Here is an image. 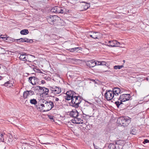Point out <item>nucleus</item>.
Instances as JSON below:
<instances>
[{"mask_svg":"<svg viewBox=\"0 0 149 149\" xmlns=\"http://www.w3.org/2000/svg\"><path fill=\"white\" fill-rule=\"evenodd\" d=\"M66 94V96H64L65 100L68 101L71 100L70 105L76 108H78L82 101L81 97L79 94L71 90L67 91Z\"/></svg>","mask_w":149,"mask_h":149,"instance_id":"f257e3e1","label":"nucleus"},{"mask_svg":"<svg viewBox=\"0 0 149 149\" xmlns=\"http://www.w3.org/2000/svg\"><path fill=\"white\" fill-rule=\"evenodd\" d=\"M131 96L129 94H123L120 95L118 99V100L116 101L115 103L118 108H119L120 105L123 104V102H125L129 100Z\"/></svg>","mask_w":149,"mask_h":149,"instance_id":"f03ea898","label":"nucleus"},{"mask_svg":"<svg viewBox=\"0 0 149 149\" xmlns=\"http://www.w3.org/2000/svg\"><path fill=\"white\" fill-rule=\"evenodd\" d=\"M117 123L123 126H127L131 122L130 118L128 117H121L118 118Z\"/></svg>","mask_w":149,"mask_h":149,"instance_id":"7ed1b4c3","label":"nucleus"},{"mask_svg":"<svg viewBox=\"0 0 149 149\" xmlns=\"http://www.w3.org/2000/svg\"><path fill=\"white\" fill-rule=\"evenodd\" d=\"M44 103V111H47L50 110L54 106V103L50 101L47 102L45 100H42L40 101Z\"/></svg>","mask_w":149,"mask_h":149,"instance_id":"20e7f679","label":"nucleus"},{"mask_svg":"<svg viewBox=\"0 0 149 149\" xmlns=\"http://www.w3.org/2000/svg\"><path fill=\"white\" fill-rule=\"evenodd\" d=\"M49 89L50 93H53L55 95L59 94L61 91V88L55 86L49 87Z\"/></svg>","mask_w":149,"mask_h":149,"instance_id":"39448f33","label":"nucleus"},{"mask_svg":"<svg viewBox=\"0 0 149 149\" xmlns=\"http://www.w3.org/2000/svg\"><path fill=\"white\" fill-rule=\"evenodd\" d=\"M104 96L107 100L109 101L112 99L114 97V94L111 90H107L104 94Z\"/></svg>","mask_w":149,"mask_h":149,"instance_id":"423d86ee","label":"nucleus"},{"mask_svg":"<svg viewBox=\"0 0 149 149\" xmlns=\"http://www.w3.org/2000/svg\"><path fill=\"white\" fill-rule=\"evenodd\" d=\"M58 18L56 15H49L47 16V20L49 24L53 25L54 22H56Z\"/></svg>","mask_w":149,"mask_h":149,"instance_id":"0eeeda50","label":"nucleus"},{"mask_svg":"<svg viewBox=\"0 0 149 149\" xmlns=\"http://www.w3.org/2000/svg\"><path fill=\"white\" fill-rule=\"evenodd\" d=\"M28 81L33 85H35L39 84V79L36 77H31L29 78Z\"/></svg>","mask_w":149,"mask_h":149,"instance_id":"6e6552de","label":"nucleus"},{"mask_svg":"<svg viewBox=\"0 0 149 149\" xmlns=\"http://www.w3.org/2000/svg\"><path fill=\"white\" fill-rule=\"evenodd\" d=\"M122 89L121 90L118 87H114L112 89V91L114 94V96H117L119 94H121L123 93V91Z\"/></svg>","mask_w":149,"mask_h":149,"instance_id":"1a4fd4ad","label":"nucleus"},{"mask_svg":"<svg viewBox=\"0 0 149 149\" xmlns=\"http://www.w3.org/2000/svg\"><path fill=\"white\" fill-rule=\"evenodd\" d=\"M120 44V43L117 42L116 40H113L112 41H109L107 45L109 46L112 47H118L119 45Z\"/></svg>","mask_w":149,"mask_h":149,"instance_id":"9d476101","label":"nucleus"},{"mask_svg":"<svg viewBox=\"0 0 149 149\" xmlns=\"http://www.w3.org/2000/svg\"><path fill=\"white\" fill-rule=\"evenodd\" d=\"M37 89L42 90L43 91L42 94L45 95H48L49 93H50V90H49V89L45 87H42L40 86H37Z\"/></svg>","mask_w":149,"mask_h":149,"instance_id":"9b49d317","label":"nucleus"},{"mask_svg":"<svg viewBox=\"0 0 149 149\" xmlns=\"http://www.w3.org/2000/svg\"><path fill=\"white\" fill-rule=\"evenodd\" d=\"M34 94V92L32 90L26 91L23 93V97L24 99L27 98L28 97Z\"/></svg>","mask_w":149,"mask_h":149,"instance_id":"f8f14e48","label":"nucleus"},{"mask_svg":"<svg viewBox=\"0 0 149 149\" xmlns=\"http://www.w3.org/2000/svg\"><path fill=\"white\" fill-rule=\"evenodd\" d=\"M69 115L71 117L75 118L79 116V113L76 110H73L69 112Z\"/></svg>","mask_w":149,"mask_h":149,"instance_id":"ddd939ff","label":"nucleus"},{"mask_svg":"<svg viewBox=\"0 0 149 149\" xmlns=\"http://www.w3.org/2000/svg\"><path fill=\"white\" fill-rule=\"evenodd\" d=\"M86 65L89 67H93L96 65V61L94 60H89L86 62Z\"/></svg>","mask_w":149,"mask_h":149,"instance_id":"4468645a","label":"nucleus"},{"mask_svg":"<svg viewBox=\"0 0 149 149\" xmlns=\"http://www.w3.org/2000/svg\"><path fill=\"white\" fill-rule=\"evenodd\" d=\"M90 33L92 34L93 38L99 39L101 36V34L99 32H91Z\"/></svg>","mask_w":149,"mask_h":149,"instance_id":"2eb2a0df","label":"nucleus"},{"mask_svg":"<svg viewBox=\"0 0 149 149\" xmlns=\"http://www.w3.org/2000/svg\"><path fill=\"white\" fill-rule=\"evenodd\" d=\"M44 103H39L36 106V107L38 111H44Z\"/></svg>","mask_w":149,"mask_h":149,"instance_id":"dca6fc26","label":"nucleus"},{"mask_svg":"<svg viewBox=\"0 0 149 149\" xmlns=\"http://www.w3.org/2000/svg\"><path fill=\"white\" fill-rule=\"evenodd\" d=\"M20 55L19 57L20 59L24 61H27L26 58H27L26 55V54L25 52H22L21 54H19Z\"/></svg>","mask_w":149,"mask_h":149,"instance_id":"f3484780","label":"nucleus"},{"mask_svg":"<svg viewBox=\"0 0 149 149\" xmlns=\"http://www.w3.org/2000/svg\"><path fill=\"white\" fill-rule=\"evenodd\" d=\"M119 146H116L114 143H110L109 144L108 148V149H119Z\"/></svg>","mask_w":149,"mask_h":149,"instance_id":"a211bd4d","label":"nucleus"},{"mask_svg":"<svg viewBox=\"0 0 149 149\" xmlns=\"http://www.w3.org/2000/svg\"><path fill=\"white\" fill-rule=\"evenodd\" d=\"M125 141L124 140H119L117 141L116 142V144H117V146H119V145H122L123 146L124 144Z\"/></svg>","mask_w":149,"mask_h":149,"instance_id":"6ab92c4d","label":"nucleus"},{"mask_svg":"<svg viewBox=\"0 0 149 149\" xmlns=\"http://www.w3.org/2000/svg\"><path fill=\"white\" fill-rule=\"evenodd\" d=\"M75 119L76 120L75 121H76V123L78 124H82L83 123V120L81 119L80 118L77 117Z\"/></svg>","mask_w":149,"mask_h":149,"instance_id":"aec40b11","label":"nucleus"},{"mask_svg":"<svg viewBox=\"0 0 149 149\" xmlns=\"http://www.w3.org/2000/svg\"><path fill=\"white\" fill-rule=\"evenodd\" d=\"M20 33L22 35H26L29 33V32L27 29H24L21 30Z\"/></svg>","mask_w":149,"mask_h":149,"instance_id":"412c9836","label":"nucleus"},{"mask_svg":"<svg viewBox=\"0 0 149 149\" xmlns=\"http://www.w3.org/2000/svg\"><path fill=\"white\" fill-rule=\"evenodd\" d=\"M10 84V81H8L6 82L3 85L6 87H12V86H13L12 84H11L10 85H8V84Z\"/></svg>","mask_w":149,"mask_h":149,"instance_id":"4be33fe9","label":"nucleus"},{"mask_svg":"<svg viewBox=\"0 0 149 149\" xmlns=\"http://www.w3.org/2000/svg\"><path fill=\"white\" fill-rule=\"evenodd\" d=\"M30 103L34 105H36L37 103V101L36 99H31L30 100Z\"/></svg>","mask_w":149,"mask_h":149,"instance_id":"5701e85b","label":"nucleus"},{"mask_svg":"<svg viewBox=\"0 0 149 149\" xmlns=\"http://www.w3.org/2000/svg\"><path fill=\"white\" fill-rule=\"evenodd\" d=\"M57 6H55L52 8L51 9V12H52L57 13Z\"/></svg>","mask_w":149,"mask_h":149,"instance_id":"b1692460","label":"nucleus"},{"mask_svg":"<svg viewBox=\"0 0 149 149\" xmlns=\"http://www.w3.org/2000/svg\"><path fill=\"white\" fill-rule=\"evenodd\" d=\"M123 65H115L114 67V68L116 70L117 69H120L122 68H123Z\"/></svg>","mask_w":149,"mask_h":149,"instance_id":"393cba45","label":"nucleus"},{"mask_svg":"<svg viewBox=\"0 0 149 149\" xmlns=\"http://www.w3.org/2000/svg\"><path fill=\"white\" fill-rule=\"evenodd\" d=\"M79 47H75L69 49V50L70 52H73L75 51H77L78 50Z\"/></svg>","mask_w":149,"mask_h":149,"instance_id":"a878e982","label":"nucleus"},{"mask_svg":"<svg viewBox=\"0 0 149 149\" xmlns=\"http://www.w3.org/2000/svg\"><path fill=\"white\" fill-rule=\"evenodd\" d=\"M5 134L4 133L1 134L0 133V141L2 142L4 141V139L3 138L4 135Z\"/></svg>","mask_w":149,"mask_h":149,"instance_id":"bb28decb","label":"nucleus"},{"mask_svg":"<svg viewBox=\"0 0 149 149\" xmlns=\"http://www.w3.org/2000/svg\"><path fill=\"white\" fill-rule=\"evenodd\" d=\"M31 148V146L28 145L23 146H22V149H30Z\"/></svg>","mask_w":149,"mask_h":149,"instance_id":"cd10ccee","label":"nucleus"},{"mask_svg":"<svg viewBox=\"0 0 149 149\" xmlns=\"http://www.w3.org/2000/svg\"><path fill=\"white\" fill-rule=\"evenodd\" d=\"M24 42H31V41H32L31 40L27 38H24Z\"/></svg>","mask_w":149,"mask_h":149,"instance_id":"c85d7f7f","label":"nucleus"},{"mask_svg":"<svg viewBox=\"0 0 149 149\" xmlns=\"http://www.w3.org/2000/svg\"><path fill=\"white\" fill-rule=\"evenodd\" d=\"M15 40L19 41V42H24V38H21L19 39H15Z\"/></svg>","mask_w":149,"mask_h":149,"instance_id":"c756f323","label":"nucleus"},{"mask_svg":"<svg viewBox=\"0 0 149 149\" xmlns=\"http://www.w3.org/2000/svg\"><path fill=\"white\" fill-rule=\"evenodd\" d=\"M96 65H102V61H97L96 62Z\"/></svg>","mask_w":149,"mask_h":149,"instance_id":"7c9ffc66","label":"nucleus"},{"mask_svg":"<svg viewBox=\"0 0 149 149\" xmlns=\"http://www.w3.org/2000/svg\"><path fill=\"white\" fill-rule=\"evenodd\" d=\"M48 118L51 120H52L54 121V117L52 115H49L48 116Z\"/></svg>","mask_w":149,"mask_h":149,"instance_id":"2f4dec72","label":"nucleus"},{"mask_svg":"<svg viewBox=\"0 0 149 149\" xmlns=\"http://www.w3.org/2000/svg\"><path fill=\"white\" fill-rule=\"evenodd\" d=\"M64 8H63V7H61L60 10V11L59 12V13H64Z\"/></svg>","mask_w":149,"mask_h":149,"instance_id":"473e14b6","label":"nucleus"},{"mask_svg":"<svg viewBox=\"0 0 149 149\" xmlns=\"http://www.w3.org/2000/svg\"><path fill=\"white\" fill-rule=\"evenodd\" d=\"M149 143V140L147 139H145L144 140V141L143 142V143L145 144L146 143Z\"/></svg>","mask_w":149,"mask_h":149,"instance_id":"72a5a7b5","label":"nucleus"},{"mask_svg":"<svg viewBox=\"0 0 149 149\" xmlns=\"http://www.w3.org/2000/svg\"><path fill=\"white\" fill-rule=\"evenodd\" d=\"M45 79L47 80V81H49L50 79V78L49 76H46L44 77Z\"/></svg>","mask_w":149,"mask_h":149,"instance_id":"f704fd0d","label":"nucleus"},{"mask_svg":"<svg viewBox=\"0 0 149 149\" xmlns=\"http://www.w3.org/2000/svg\"><path fill=\"white\" fill-rule=\"evenodd\" d=\"M61 7H59L57 6V13H59V12L60 11V10Z\"/></svg>","mask_w":149,"mask_h":149,"instance_id":"c9c22d12","label":"nucleus"},{"mask_svg":"<svg viewBox=\"0 0 149 149\" xmlns=\"http://www.w3.org/2000/svg\"><path fill=\"white\" fill-rule=\"evenodd\" d=\"M93 145L94 146V147L95 148V149H99V147L97 146H96L95 145V144L93 143Z\"/></svg>","mask_w":149,"mask_h":149,"instance_id":"e433bc0d","label":"nucleus"},{"mask_svg":"<svg viewBox=\"0 0 149 149\" xmlns=\"http://www.w3.org/2000/svg\"><path fill=\"white\" fill-rule=\"evenodd\" d=\"M107 72L109 74H110L112 73V72L110 70H105V71H103V72Z\"/></svg>","mask_w":149,"mask_h":149,"instance_id":"4c0bfd02","label":"nucleus"},{"mask_svg":"<svg viewBox=\"0 0 149 149\" xmlns=\"http://www.w3.org/2000/svg\"><path fill=\"white\" fill-rule=\"evenodd\" d=\"M102 65H106L107 63H106L104 61H102Z\"/></svg>","mask_w":149,"mask_h":149,"instance_id":"58836bf2","label":"nucleus"},{"mask_svg":"<svg viewBox=\"0 0 149 149\" xmlns=\"http://www.w3.org/2000/svg\"><path fill=\"white\" fill-rule=\"evenodd\" d=\"M41 83L42 84H44L45 83V82L44 80H42L41 81Z\"/></svg>","mask_w":149,"mask_h":149,"instance_id":"ea45409f","label":"nucleus"},{"mask_svg":"<svg viewBox=\"0 0 149 149\" xmlns=\"http://www.w3.org/2000/svg\"><path fill=\"white\" fill-rule=\"evenodd\" d=\"M89 36L91 37L92 38H93V37L92 34H91V33L90 34H89Z\"/></svg>","mask_w":149,"mask_h":149,"instance_id":"a19ab883","label":"nucleus"},{"mask_svg":"<svg viewBox=\"0 0 149 149\" xmlns=\"http://www.w3.org/2000/svg\"><path fill=\"white\" fill-rule=\"evenodd\" d=\"M90 4L88 3L87 5V8H88L89 7H90Z\"/></svg>","mask_w":149,"mask_h":149,"instance_id":"79ce46f5","label":"nucleus"},{"mask_svg":"<svg viewBox=\"0 0 149 149\" xmlns=\"http://www.w3.org/2000/svg\"><path fill=\"white\" fill-rule=\"evenodd\" d=\"M59 100V99L57 98H56L55 99V101H58Z\"/></svg>","mask_w":149,"mask_h":149,"instance_id":"37998d69","label":"nucleus"},{"mask_svg":"<svg viewBox=\"0 0 149 149\" xmlns=\"http://www.w3.org/2000/svg\"><path fill=\"white\" fill-rule=\"evenodd\" d=\"M1 79V76H0V80Z\"/></svg>","mask_w":149,"mask_h":149,"instance_id":"c03bdc74","label":"nucleus"},{"mask_svg":"<svg viewBox=\"0 0 149 149\" xmlns=\"http://www.w3.org/2000/svg\"><path fill=\"white\" fill-rule=\"evenodd\" d=\"M146 80H147V81H148V78H146Z\"/></svg>","mask_w":149,"mask_h":149,"instance_id":"a18cd8bd","label":"nucleus"},{"mask_svg":"<svg viewBox=\"0 0 149 149\" xmlns=\"http://www.w3.org/2000/svg\"><path fill=\"white\" fill-rule=\"evenodd\" d=\"M11 84L10 83V84H8V85H10V84Z\"/></svg>","mask_w":149,"mask_h":149,"instance_id":"49530a36","label":"nucleus"},{"mask_svg":"<svg viewBox=\"0 0 149 149\" xmlns=\"http://www.w3.org/2000/svg\"><path fill=\"white\" fill-rule=\"evenodd\" d=\"M123 62H124L125 61V60H123Z\"/></svg>","mask_w":149,"mask_h":149,"instance_id":"de8ad7c7","label":"nucleus"},{"mask_svg":"<svg viewBox=\"0 0 149 149\" xmlns=\"http://www.w3.org/2000/svg\"><path fill=\"white\" fill-rule=\"evenodd\" d=\"M1 68V67L0 66V69Z\"/></svg>","mask_w":149,"mask_h":149,"instance_id":"09e8293b","label":"nucleus"}]
</instances>
